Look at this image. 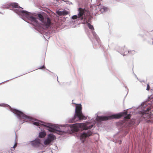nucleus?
Instances as JSON below:
<instances>
[{
	"label": "nucleus",
	"instance_id": "obj_6",
	"mask_svg": "<svg viewBox=\"0 0 153 153\" xmlns=\"http://www.w3.org/2000/svg\"><path fill=\"white\" fill-rule=\"evenodd\" d=\"M42 123H44L41 121H38L37 122H34L33 123V124L37 126H40L41 125H43L44 126L48 127L49 129L48 130L51 132H54L55 131H58L62 132V131L60 130V128H59L57 129H56L54 128H52L48 126L42 124Z\"/></svg>",
	"mask_w": 153,
	"mask_h": 153
},
{
	"label": "nucleus",
	"instance_id": "obj_10",
	"mask_svg": "<svg viewBox=\"0 0 153 153\" xmlns=\"http://www.w3.org/2000/svg\"><path fill=\"white\" fill-rule=\"evenodd\" d=\"M28 18L31 21V23L34 26L37 25L38 24V21L36 19L32 16H28Z\"/></svg>",
	"mask_w": 153,
	"mask_h": 153
},
{
	"label": "nucleus",
	"instance_id": "obj_27",
	"mask_svg": "<svg viewBox=\"0 0 153 153\" xmlns=\"http://www.w3.org/2000/svg\"><path fill=\"white\" fill-rule=\"evenodd\" d=\"M148 115L146 114H144L143 115V117H144L145 116H146V115Z\"/></svg>",
	"mask_w": 153,
	"mask_h": 153
},
{
	"label": "nucleus",
	"instance_id": "obj_28",
	"mask_svg": "<svg viewBox=\"0 0 153 153\" xmlns=\"http://www.w3.org/2000/svg\"><path fill=\"white\" fill-rule=\"evenodd\" d=\"M122 143V141H120V144H121Z\"/></svg>",
	"mask_w": 153,
	"mask_h": 153
},
{
	"label": "nucleus",
	"instance_id": "obj_25",
	"mask_svg": "<svg viewBox=\"0 0 153 153\" xmlns=\"http://www.w3.org/2000/svg\"><path fill=\"white\" fill-rule=\"evenodd\" d=\"M44 67H45V66L44 65H43V66H42V67L40 68L39 69H42L43 68H44Z\"/></svg>",
	"mask_w": 153,
	"mask_h": 153
},
{
	"label": "nucleus",
	"instance_id": "obj_17",
	"mask_svg": "<svg viewBox=\"0 0 153 153\" xmlns=\"http://www.w3.org/2000/svg\"><path fill=\"white\" fill-rule=\"evenodd\" d=\"M87 25L89 29L91 30H94L93 26L91 25L90 23H87Z\"/></svg>",
	"mask_w": 153,
	"mask_h": 153
},
{
	"label": "nucleus",
	"instance_id": "obj_8",
	"mask_svg": "<svg viewBox=\"0 0 153 153\" xmlns=\"http://www.w3.org/2000/svg\"><path fill=\"white\" fill-rule=\"evenodd\" d=\"M30 144L32 146L34 147H38L41 144V140L39 138H37L35 140L31 141Z\"/></svg>",
	"mask_w": 153,
	"mask_h": 153
},
{
	"label": "nucleus",
	"instance_id": "obj_5",
	"mask_svg": "<svg viewBox=\"0 0 153 153\" xmlns=\"http://www.w3.org/2000/svg\"><path fill=\"white\" fill-rule=\"evenodd\" d=\"M11 111L13 113L17 115L20 120L23 119L24 122H26V120L29 119V117L23 113L22 112L15 109H11Z\"/></svg>",
	"mask_w": 153,
	"mask_h": 153
},
{
	"label": "nucleus",
	"instance_id": "obj_18",
	"mask_svg": "<svg viewBox=\"0 0 153 153\" xmlns=\"http://www.w3.org/2000/svg\"><path fill=\"white\" fill-rule=\"evenodd\" d=\"M19 12H21L22 13H25L27 15L28 14V12L26 11L20 10Z\"/></svg>",
	"mask_w": 153,
	"mask_h": 153
},
{
	"label": "nucleus",
	"instance_id": "obj_2",
	"mask_svg": "<svg viewBox=\"0 0 153 153\" xmlns=\"http://www.w3.org/2000/svg\"><path fill=\"white\" fill-rule=\"evenodd\" d=\"M127 114V111L122 112L118 114L113 115L108 117H98V120L100 121L107 120L109 119H119L121 117Z\"/></svg>",
	"mask_w": 153,
	"mask_h": 153
},
{
	"label": "nucleus",
	"instance_id": "obj_1",
	"mask_svg": "<svg viewBox=\"0 0 153 153\" xmlns=\"http://www.w3.org/2000/svg\"><path fill=\"white\" fill-rule=\"evenodd\" d=\"M82 107L81 104L77 105L76 107L75 111L74 116L72 120H70L69 122L73 123L75 121V119L76 117H78L79 120H85L87 117L83 115L82 112Z\"/></svg>",
	"mask_w": 153,
	"mask_h": 153
},
{
	"label": "nucleus",
	"instance_id": "obj_20",
	"mask_svg": "<svg viewBox=\"0 0 153 153\" xmlns=\"http://www.w3.org/2000/svg\"><path fill=\"white\" fill-rule=\"evenodd\" d=\"M78 18V16L77 15H74L72 16V19H76Z\"/></svg>",
	"mask_w": 153,
	"mask_h": 153
},
{
	"label": "nucleus",
	"instance_id": "obj_16",
	"mask_svg": "<svg viewBox=\"0 0 153 153\" xmlns=\"http://www.w3.org/2000/svg\"><path fill=\"white\" fill-rule=\"evenodd\" d=\"M50 140L47 138L44 141V143L45 145H48L51 142Z\"/></svg>",
	"mask_w": 153,
	"mask_h": 153
},
{
	"label": "nucleus",
	"instance_id": "obj_19",
	"mask_svg": "<svg viewBox=\"0 0 153 153\" xmlns=\"http://www.w3.org/2000/svg\"><path fill=\"white\" fill-rule=\"evenodd\" d=\"M130 117L131 115L130 114H128L124 117V119L126 120L129 119L130 118Z\"/></svg>",
	"mask_w": 153,
	"mask_h": 153
},
{
	"label": "nucleus",
	"instance_id": "obj_22",
	"mask_svg": "<svg viewBox=\"0 0 153 153\" xmlns=\"http://www.w3.org/2000/svg\"><path fill=\"white\" fill-rule=\"evenodd\" d=\"M150 87L149 85V84H148L147 85V88H146V90L148 91L150 89Z\"/></svg>",
	"mask_w": 153,
	"mask_h": 153
},
{
	"label": "nucleus",
	"instance_id": "obj_24",
	"mask_svg": "<svg viewBox=\"0 0 153 153\" xmlns=\"http://www.w3.org/2000/svg\"><path fill=\"white\" fill-rule=\"evenodd\" d=\"M17 142H16L15 143V144H14V145L13 146V148H15L16 146H17Z\"/></svg>",
	"mask_w": 153,
	"mask_h": 153
},
{
	"label": "nucleus",
	"instance_id": "obj_12",
	"mask_svg": "<svg viewBox=\"0 0 153 153\" xmlns=\"http://www.w3.org/2000/svg\"><path fill=\"white\" fill-rule=\"evenodd\" d=\"M10 6L12 7V9L13 7L19 8H22L20 7L18 5V4L16 3H13L10 4Z\"/></svg>",
	"mask_w": 153,
	"mask_h": 153
},
{
	"label": "nucleus",
	"instance_id": "obj_11",
	"mask_svg": "<svg viewBox=\"0 0 153 153\" xmlns=\"http://www.w3.org/2000/svg\"><path fill=\"white\" fill-rule=\"evenodd\" d=\"M97 6L102 13L108 10L107 7L102 5L101 4H100Z\"/></svg>",
	"mask_w": 153,
	"mask_h": 153
},
{
	"label": "nucleus",
	"instance_id": "obj_26",
	"mask_svg": "<svg viewBox=\"0 0 153 153\" xmlns=\"http://www.w3.org/2000/svg\"><path fill=\"white\" fill-rule=\"evenodd\" d=\"M150 110V108H147V111H149Z\"/></svg>",
	"mask_w": 153,
	"mask_h": 153
},
{
	"label": "nucleus",
	"instance_id": "obj_21",
	"mask_svg": "<svg viewBox=\"0 0 153 153\" xmlns=\"http://www.w3.org/2000/svg\"><path fill=\"white\" fill-rule=\"evenodd\" d=\"M57 13L59 16H62V12L59 11Z\"/></svg>",
	"mask_w": 153,
	"mask_h": 153
},
{
	"label": "nucleus",
	"instance_id": "obj_4",
	"mask_svg": "<svg viewBox=\"0 0 153 153\" xmlns=\"http://www.w3.org/2000/svg\"><path fill=\"white\" fill-rule=\"evenodd\" d=\"M39 19L46 27H49L51 24V20L48 16L42 15L41 14H37Z\"/></svg>",
	"mask_w": 153,
	"mask_h": 153
},
{
	"label": "nucleus",
	"instance_id": "obj_3",
	"mask_svg": "<svg viewBox=\"0 0 153 153\" xmlns=\"http://www.w3.org/2000/svg\"><path fill=\"white\" fill-rule=\"evenodd\" d=\"M70 127L72 128V130L74 131H78L80 128H83L85 129H88L92 128L93 126L91 125L88 126L87 128L85 127V124L83 123L75 124L73 125H69Z\"/></svg>",
	"mask_w": 153,
	"mask_h": 153
},
{
	"label": "nucleus",
	"instance_id": "obj_23",
	"mask_svg": "<svg viewBox=\"0 0 153 153\" xmlns=\"http://www.w3.org/2000/svg\"><path fill=\"white\" fill-rule=\"evenodd\" d=\"M67 12L66 11H62V15H67Z\"/></svg>",
	"mask_w": 153,
	"mask_h": 153
},
{
	"label": "nucleus",
	"instance_id": "obj_15",
	"mask_svg": "<svg viewBox=\"0 0 153 153\" xmlns=\"http://www.w3.org/2000/svg\"><path fill=\"white\" fill-rule=\"evenodd\" d=\"M2 7L4 8H8L10 9H12V7L10 6V4H5L2 6Z\"/></svg>",
	"mask_w": 153,
	"mask_h": 153
},
{
	"label": "nucleus",
	"instance_id": "obj_13",
	"mask_svg": "<svg viewBox=\"0 0 153 153\" xmlns=\"http://www.w3.org/2000/svg\"><path fill=\"white\" fill-rule=\"evenodd\" d=\"M54 137H55L54 135L53 134H50L48 135L47 138L52 142L54 140Z\"/></svg>",
	"mask_w": 153,
	"mask_h": 153
},
{
	"label": "nucleus",
	"instance_id": "obj_9",
	"mask_svg": "<svg viewBox=\"0 0 153 153\" xmlns=\"http://www.w3.org/2000/svg\"><path fill=\"white\" fill-rule=\"evenodd\" d=\"M78 11L79 13L78 14V17L80 18L81 20L83 19V16L85 15V13L86 12V10L85 9L79 8Z\"/></svg>",
	"mask_w": 153,
	"mask_h": 153
},
{
	"label": "nucleus",
	"instance_id": "obj_14",
	"mask_svg": "<svg viewBox=\"0 0 153 153\" xmlns=\"http://www.w3.org/2000/svg\"><path fill=\"white\" fill-rule=\"evenodd\" d=\"M46 135V133L44 131L41 132L39 133V137L41 138L44 137Z\"/></svg>",
	"mask_w": 153,
	"mask_h": 153
},
{
	"label": "nucleus",
	"instance_id": "obj_7",
	"mask_svg": "<svg viewBox=\"0 0 153 153\" xmlns=\"http://www.w3.org/2000/svg\"><path fill=\"white\" fill-rule=\"evenodd\" d=\"M92 134V132L90 131H89L87 132H84L83 133L81 134L80 136V139L83 143L85 140V138L91 135Z\"/></svg>",
	"mask_w": 153,
	"mask_h": 153
}]
</instances>
